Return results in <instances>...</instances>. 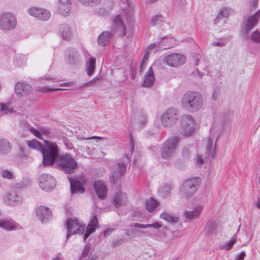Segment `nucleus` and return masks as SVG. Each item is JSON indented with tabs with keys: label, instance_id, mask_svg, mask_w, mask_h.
I'll use <instances>...</instances> for the list:
<instances>
[{
	"label": "nucleus",
	"instance_id": "18",
	"mask_svg": "<svg viewBox=\"0 0 260 260\" xmlns=\"http://www.w3.org/2000/svg\"><path fill=\"white\" fill-rule=\"evenodd\" d=\"M28 12L30 15L43 21L48 20L51 16V14L49 11L36 7L30 8Z\"/></svg>",
	"mask_w": 260,
	"mask_h": 260
},
{
	"label": "nucleus",
	"instance_id": "64",
	"mask_svg": "<svg viewBox=\"0 0 260 260\" xmlns=\"http://www.w3.org/2000/svg\"><path fill=\"white\" fill-rule=\"evenodd\" d=\"M40 132L42 134L45 136H48L50 135L49 131L46 127L41 128L40 129Z\"/></svg>",
	"mask_w": 260,
	"mask_h": 260
},
{
	"label": "nucleus",
	"instance_id": "35",
	"mask_svg": "<svg viewBox=\"0 0 260 260\" xmlns=\"http://www.w3.org/2000/svg\"><path fill=\"white\" fill-rule=\"evenodd\" d=\"M0 111L2 115L12 113L15 112L13 108H12L9 103L0 104Z\"/></svg>",
	"mask_w": 260,
	"mask_h": 260
},
{
	"label": "nucleus",
	"instance_id": "55",
	"mask_svg": "<svg viewBox=\"0 0 260 260\" xmlns=\"http://www.w3.org/2000/svg\"><path fill=\"white\" fill-rule=\"evenodd\" d=\"M124 242L125 240L123 238L114 240L112 243V246L113 247L115 248L121 245Z\"/></svg>",
	"mask_w": 260,
	"mask_h": 260
},
{
	"label": "nucleus",
	"instance_id": "60",
	"mask_svg": "<svg viewBox=\"0 0 260 260\" xmlns=\"http://www.w3.org/2000/svg\"><path fill=\"white\" fill-rule=\"evenodd\" d=\"M245 255V252L244 251H242L238 255L236 256L235 260H244Z\"/></svg>",
	"mask_w": 260,
	"mask_h": 260
},
{
	"label": "nucleus",
	"instance_id": "13",
	"mask_svg": "<svg viewBox=\"0 0 260 260\" xmlns=\"http://www.w3.org/2000/svg\"><path fill=\"white\" fill-rule=\"evenodd\" d=\"M39 184L43 190L49 191L54 188L56 182L52 176L47 174H43L39 178Z\"/></svg>",
	"mask_w": 260,
	"mask_h": 260
},
{
	"label": "nucleus",
	"instance_id": "33",
	"mask_svg": "<svg viewBox=\"0 0 260 260\" xmlns=\"http://www.w3.org/2000/svg\"><path fill=\"white\" fill-rule=\"evenodd\" d=\"M0 227L9 231L16 229L17 226L12 220H0Z\"/></svg>",
	"mask_w": 260,
	"mask_h": 260
},
{
	"label": "nucleus",
	"instance_id": "37",
	"mask_svg": "<svg viewBox=\"0 0 260 260\" xmlns=\"http://www.w3.org/2000/svg\"><path fill=\"white\" fill-rule=\"evenodd\" d=\"M158 205L157 201L150 198L149 200L146 202V208L148 212H152Z\"/></svg>",
	"mask_w": 260,
	"mask_h": 260
},
{
	"label": "nucleus",
	"instance_id": "31",
	"mask_svg": "<svg viewBox=\"0 0 260 260\" xmlns=\"http://www.w3.org/2000/svg\"><path fill=\"white\" fill-rule=\"evenodd\" d=\"M12 149V145L9 141L6 139L0 140V153L7 154Z\"/></svg>",
	"mask_w": 260,
	"mask_h": 260
},
{
	"label": "nucleus",
	"instance_id": "10",
	"mask_svg": "<svg viewBox=\"0 0 260 260\" xmlns=\"http://www.w3.org/2000/svg\"><path fill=\"white\" fill-rule=\"evenodd\" d=\"M111 29L114 32L119 33L122 36H127V37H129L131 36L130 28H127L121 15L113 18Z\"/></svg>",
	"mask_w": 260,
	"mask_h": 260
},
{
	"label": "nucleus",
	"instance_id": "44",
	"mask_svg": "<svg viewBox=\"0 0 260 260\" xmlns=\"http://www.w3.org/2000/svg\"><path fill=\"white\" fill-rule=\"evenodd\" d=\"M63 88H51L47 86L39 87L38 91L43 93H49L53 91L64 90Z\"/></svg>",
	"mask_w": 260,
	"mask_h": 260
},
{
	"label": "nucleus",
	"instance_id": "42",
	"mask_svg": "<svg viewBox=\"0 0 260 260\" xmlns=\"http://www.w3.org/2000/svg\"><path fill=\"white\" fill-rule=\"evenodd\" d=\"M216 229V224L213 222H208L206 226L205 231L208 234H213Z\"/></svg>",
	"mask_w": 260,
	"mask_h": 260
},
{
	"label": "nucleus",
	"instance_id": "3",
	"mask_svg": "<svg viewBox=\"0 0 260 260\" xmlns=\"http://www.w3.org/2000/svg\"><path fill=\"white\" fill-rule=\"evenodd\" d=\"M55 162L60 170L65 173L71 174L78 167V164L76 160L70 154H66L59 155L58 152L53 160V164Z\"/></svg>",
	"mask_w": 260,
	"mask_h": 260
},
{
	"label": "nucleus",
	"instance_id": "4",
	"mask_svg": "<svg viewBox=\"0 0 260 260\" xmlns=\"http://www.w3.org/2000/svg\"><path fill=\"white\" fill-rule=\"evenodd\" d=\"M180 139L178 136H172L168 139L161 149V157L169 159L172 157L177 150Z\"/></svg>",
	"mask_w": 260,
	"mask_h": 260
},
{
	"label": "nucleus",
	"instance_id": "23",
	"mask_svg": "<svg viewBox=\"0 0 260 260\" xmlns=\"http://www.w3.org/2000/svg\"><path fill=\"white\" fill-rule=\"evenodd\" d=\"M155 78L152 68L150 67L148 71L145 73L144 77L143 86L145 87H149L152 86L154 83Z\"/></svg>",
	"mask_w": 260,
	"mask_h": 260
},
{
	"label": "nucleus",
	"instance_id": "34",
	"mask_svg": "<svg viewBox=\"0 0 260 260\" xmlns=\"http://www.w3.org/2000/svg\"><path fill=\"white\" fill-rule=\"evenodd\" d=\"M160 217L171 223H175L178 221V218L177 216H173L167 212L162 213Z\"/></svg>",
	"mask_w": 260,
	"mask_h": 260
},
{
	"label": "nucleus",
	"instance_id": "57",
	"mask_svg": "<svg viewBox=\"0 0 260 260\" xmlns=\"http://www.w3.org/2000/svg\"><path fill=\"white\" fill-rule=\"evenodd\" d=\"M98 219L96 215H94L91 220L90 222L88 224V225H90L92 227H94L96 229V226H98Z\"/></svg>",
	"mask_w": 260,
	"mask_h": 260
},
{
	"label": "nucleus",
	"instance_id": "36",
	"mask_svg": "<svg viewBox=\"0 0 260 260\" xmlns=\"http://www.w3.org/2000/svg\"><path fill=\"white\" fill-rule=\"evenodd\" d=\"M236 241L237 237L234 236L229 242L220 245L219 248L223 250L229 251L233 248V245L236 243Z\"/></svg>",
	"mask_w": 260,
	"mask_h": 260
},
{
	"label": "nucleus",
	"instance_id": "32",
	"mask_svg": "<svg viewBox=\"0 0 260 260\" xmlns=\"http://www.w3.org/2000/svg\"><path fill=\"white\" fill-rule=\"evenodd\" d=\"M96 58L95 57H90L86 63V71L88 76L93 74L95 69Z\"/></svg>",
	"mask_w": 260,
	"mask_h": 260
},
{
	"label": "nucleus",
	"instance_id": "5",
	"mask_svg": "<svg viewBox=\"0 0 260 260\" xmlns=\"http://www.w3.org/2000/svg\"><path fill=\"white\" fill-rule=\"evenodd\" d=\"M201 183L199 177H194L187 179L180 188L181 197L187 198L193 194L197 190Z\"/></svg>",
	"mask_w": 260,
	"mask_h": 260
},
{
	"label": "nucleus",
	"instance_id": "47",
	"mask_svg": "<svg viewBox=\"0 0 260 260\" xmlns=\"http://www.w3.org/2000/svg\"><path fill=\"white\" fill-rule=\"evenodd\" d=\"M1 175L3 178L7 179H13L14 175L13 172L7 170H2L1 171Z\"/></svg>",
	"mask_w": 260,
	"mask_h": 260
},
{
	"label": "nucleus",
	"instance_id": "29",
	"mask_svg": "<svg viewBox=\"0 0 260 260\" xmlns=\"http://www.w3.org/2000/svg\"><path fill=\"white\" fill-rule=\"evenodd\" d=\"M22 201L21 196L15 192H12L7 194L5 202L9 205H14L21 203Z\"/></svg>",
	"mask_w": 260,
	"mask_h": 260
},
{
	"label": "nucleus",
	"instance_id": "12",
	"mask_svg": "<svg viewBox=\"0 0 260 260\" xmlns=\"http://www.w3.org/2000/svg\"><path fill=\"white\" fill-rule=\"evenodd\" d=\"M186 61L185 56L180 53H172L165 57L163 59L164 63L168 66L177 68L183 64Z\"/></svg>",
	"mask_w": 260,
	"mask_h": 260
},
{
	"label": "nucleus",
	"instance_id": "52",
	"mask_svg": "<svg viewBox=\"0 0 260 260\" xmlns=\"http://www.w3.org/2000/svg\"><path fill=\"white\" fill-rule=\"evenodd\" d=\"M166 38L165 37L163 38L161 42H160L159 43H152L151 44H150L148 48H147V50H151V49L154 48H156L157 47V48L158 49H159V45H161V44H164L165 43V41L166 40Z\"/></svg>",
	"mask_w": 260,
	"mask_h": 260
},
{
	"label": "nucleus",
	"instance_id": "19",
	"mask_svg": "<svg viewBox=\"0 0 260 260\" xmlns=\"http://www.w3.org/2000/svg\"><path fill=\"white\" fill-rule=\"evenodd\" d=\"M114 7L113 0H106L104 2V6L100 8H95L94 12L95 14L106 16L110 14L111 10Z\"/></svg>",
	"mask_w": 260,
	"mask_h": 260
},
{
	"label": "nucleus",
	"instance_id": "41",
	"mask_svg": "<svg viewBox=\"0 0 260 260\" xmlns=\"http://www.w3.org/2000/svg\"><path fill=\"white\" fill-rule=\"evenodd\" d=\"M231 116L230 114L224 115L222 119L221 122L223 129L230 126L231 122Z\"/></svg>",
	"mask_w": 260,
	"mask_h": 260
},
{
	"label": "nucleus",
	"instance_id": "2",
	"mask_svg": "<svg viewBox=\"0 0 260 260\" xmlns=\"http://www.w3.org/2000/svg\"><path fill=\"white\" fill-rule=\"evenodd\" d=\"M203 98L197 91H187L182 95L181 106L186 111L193 113L199 111L203 105Z\"/></svg>",
	"mask_w": 260,
	"mask_h": 260
},
{
	"label": "nucleus",
	"instance_id": "1",
	"mask_svg": "<svg viewBox=\"0 0 260 260\" xmlns=\"http://www.w3.org/2000/svg\"><path fill=\"white\" fill-rule=\"evenodd\" d=\"M45 147L36 139L27 141L28 146L32 149L40 151L43 154V164L44 166H52L53 160L58 153V148L55 143L45 140Z\"/></svg>",
	"mask_w": 260,
	"mask_h": 260
},
{
	"label": "nucleus",
	"instance_id": "53",
	"mask_svg": "<svg viewBox=\"0 0 260 260\" xmlns=\"http://www.w3.org/2000/svg\"><path fill=\"white\" fill-rule=\"evenodd\" d=\"M29 131L32 134H33L35 137L38 138V139H39L40 140L42 139V135L40 134V133L39 131H38L36 129H35L33 127H29Z\"/></svg>",
	"mask_w": 260,
	"mask_h": 260
},
{
	"label": "nucleus",
	"instance_id": "20",
	"mask_svg": "<svg viewBox=\"0 0 260 260\" xmlns=\"http://www.w3.org/2000/svg\"><path fill=\"white\" fill-rule=\"evenodd\" d=\"M93 187L100 199L103 200L106 198L108 190L107 186L103 182L101 181H96L93 183Z\"/></svg>",
	"mask_w": 260,
	"mask_h": 260
},
{
	"label": "nucleus",
	"instance_id": "11",
	"mask_svg": "<svg viewBox=\"0 0 260 260\" xmlns=\"http://www.w3.org/2000/svg\"><path fill=\"white\" fill-rule=\"evenodd\" d=\"M68 233L67 240L72 234H83L84 233L85 226L82 225L76 219L69 218L66 222Z\"/></svg>",
	"mask_w": 260,
	"mask_h": 260
},
{
	"label": "nucleus",
	"instance_id": "6",
	"mask_svg": "<svg viewBox=\"0 0 260 260\" xmlns=\"http://www.w3.org/2000/svg\"><path fill=\"white\" fill-rule=\"evenodd\" d=\"M17 20L15 15L11 12L0 14V28L3 31H10L15 28Z\"/></svg>",
	"mask_w": 260,
	"mask_h": 260
},
{
	"label": "nucleus",
	"instance_id": "58",
	"mask_svg": "<svg viewBox=\"0 0 260 260\" xmlns=\"http://www.w3.org/2000/svg\"><path fill=\"white\" fill-rule=\"evenodd\" d=\"M258 0H248V5L250 9H254L257 7Z\"/></svg>",
	"mask_w": 260,
	"mask_h": 260
},
{
	"label": "nucleus",
	"instance_id": "61",
	"mask_svg": "<svg viewBox=\"0 0 260 260\" xmlns=\"http://www.w3.org/2000/svg\"><path fill=\"white\" fill-rule=\"evenodd\" d=\"M131 232L133 234V237H135L136 236H140L141 234H144V231H139L137 230H131Z\"/></svg>",
	"mask_w": 260,
	"mask_h": 260
},
{
	"label": "nucleus",
	"instance_id": "43",
	"mask_svg": "<svg viewBox=\"0 0 260 260\" xmlns=\"http://www.w3.org/2000/svg\"><path fill=\"white\" fill-rule=\"evenodd\" d=\"M81 3L86 6H94L99 5L101 2V0H78Z\"/></svg>",
	"mask_w": 260,
	"mask_h": 260
},
{
	"label": "nucleus",
	"instance_id": "50",
	"mask_svg": "<svg viewBox=\"0 0 260 260\" xmlns=\"http://www.w3.org/2000/svg\"><path fill=\"white\" fill-rule=\"evenodd\" d=\"M39 80L41 82L43 80L49 81L51 82H58L60 80L57 79L54 77L50 76L49 75H45L39 78Z\"/></svg>",
	"mask_w": 260,
	"mask_h": 260
},
{
	"label": "nucleus",
	"instance_id": "54",
	"mask_svg": "<svg viewBox=\"0 0 260 260\" xmlns=\"http://www.w3.org/2000/svg\"><path fill=\"white\" fill-rule=\"evenodd\" d=\"M134 10H129L124 12L123 17L126 18L128 21H132L133 19Z\"/></svg>",
	"mask_w": 260,
	"mask_h": 260
},
{
	"label": "nucleus",
	"instance_id": "48",
	"mask_svg": "<svg viewBox=\"0 0 260 260\" xmlns=\"http://www.w3.org/2000/svg\"><path fill=\"white\" fill-rule=\"evenodd\" d=\"M162 20V16L161 15H156L152 18L150 22V24L152 26H154L158 24Z\"/></svg>",
	"mask_w": 260,
	"mask_h": 260
},
{
	"label": "nucleus",
	"instance_id": "39",
	"mask_svg": "<svg viewBox=\"0 0 260 260\" xmlns=\"http://www.w3.org/2000/svg\"><path fill=\"white\" fill-rule=\"evenodd\" d=\"M173 188V186L171 184H167L164 186L159 191L160 194L163 197H167L169 194L171 190Z\"/></svg>",
	"mask_w": 260,
	"mask_h": 260
},
{
	"label": "nucleus",
	"instance_id": "25",
	"mask_svg": "<svg viewBox=\"0 0 260 260\" xmlns=\"http://www.w3.org/2000/svg\"><path fill=\"white\" fill-rule=\"evenodd\" d=\"M127 202L126 195L122 192H117L113 199L114 204L117 208L125 206Z\"/></svg>",
	"mask_w": 260,
	"mask_h": 260
},
{
	"label": "nucleus",
	"instance_id": "46",
	"mask_svg": "<svg viewBox=\"0 0 260 260\" xmlns=\"http://www.w3.org/2000/svg\"><path fill=\"white\" fill-rule=\"evenodd\" d=\"M137 122L139 125L137 128H140L143 127L146 123V115L141 114L139 117Z\"/></svg>",
	"mask_w": 260,
	"mask_h": 260
},
{
	"label": "nucleus",
	"instance_id": "27",
	"mask_svg": "<svg viewBox=\"0 0 260 260\" xmlns=\"http://www.w3.org/2000/svg\"><path fill=\"white\" fill-rule=\"evenodd\" d=\"M69 181L72 194L83 193L85 191V189L80 181L76 179H72L71 178H69Z\"/></svg>",
	"mask_w": 260,
	"mask_h": 260
},
{
	"label": "nucleus",
	"instance_id": "51",
	"mask_svg": "<svg viewBox=\"0 0 260 260\" xmlns=\"http://www.w3.org/2000/svg\"><path fill=\"white\" fill-rule=\"evenodd\" d=\"M250 39L252 41L260 43V33L258 31L253 32L251 35Z\"/></svg>",
	"mask_w": 260,
	"mask_h": 260
},
{
	"label": "nucleus",
	"instance_id": "30",
	"mask_svg": "<svg viewBox=\"0 0 260 260\" xmlns=\"http://www.w3.org/2000/svg\"><path fill=\"white\" fill-rule=\"evenodd\" d=\"M234 13V10L229 7H223L220 10L217 16L215 21L217 23L220 19L223 18H226L229 16L232 15Z\"/></svg>",
	"mask_w": 260,
	"mask_h": 260
},
{
	"label": "nucleus",
	"instance_id": "59",
	"mask_svg": "<svg viewBox=\"0 0 260 260\" xmlns=\"http://www.w3.org/2000/svg\"><path fill=\"white\" fill-rule=\"evenodd\" d=\"M134 226L135 228H137L146 229V228H149L150 226H149V224H141V223H135L134 224Z\"/></svg>",
	"mask_w": 260,
	"mask_h": 260
},
{
	"label": "nucleus",
	"instance_id": "21",
	"mask_svg": "<svg viewBox=\"0 0 260 260\" xmlns=\"http://www.w3.org/2000/svg\"><path fill=\"white\" fill-rule=\"evenodd\" d=\"M32 90L31 86L28 84H25L22 83H17L15 84V93L20 97L30 94Z\"/></svg>",
	"mask_w": 260,
	"mask_h": 260
},
{
	"label": "nucleus",
	"instance_id": "22",
	"mask_svg": "<svg viewBox=\"0 0 260 260\" xmlns=\"http://www.w3.org/2000/svg\"><path fill=\"white\" fill-rule=\"evenodd\" d=\"M203 208V206L198 205L192 211H186L184 214L186 221H190L192 219L198 218L202 212Z\"/></svg>",
	"mask_w": 260,
	"mask_h": 260
},
{
	"label": "nucleus",
	"instance_id": "28",
	"mask_svg": "<svg viewBox=\"0 0 260 260\" xmlns=\"http://www.w3.org/2000/svg\"><path fill=\"white\" fill-rule=\"evenodd\" d=\"M71 2L70 0H59V11L63 16L69 14Z\"/></svg>",
	"mask_w": 260,
	"mask_h": 260
},
{
	"label": "nucleus",
	"instance_id": "62",
	"mask_svg": "<svg viewBox=\"0 0 260 260\" xmlns=\"http://www.w3.org/2000/svg\"><path fill=\"white\" fill-rule=\"evenodd\" d=\"M149 228H152L154 229H159L161 227V224H160L158 222H154L152 224H149Z\"/></svg>",
	"mask_w": 260,
	"mask_h": 260
},
{
	"label": "nucleus",
	"instance_id": "9",
	"mask_svg": "<svg viewBox=\"0 0 260 260\" xmlns=\"http://www.w3.org/2000/svg\"><path fill=\"white\" fill-rule=\"evenodd\" d=\"M181 129L180 132L185 136H189L193 134L196 124L193 117L189 114H186L181 117Z\"/></svg>",
	"mask_w": 260,
	"mask_h": 260
},
{
	"label": "nucleus",
	"instance_id": "16",
	"mask_svg": "<svg viewBox=\"0 0 260 260\" xmlns=\"http://www.w3.org/2000/svg\"><path fill=\"white\" fill-rule=\"evenodd\" d=\"M126 164L123 162H119L114 165L113 168L112 181L114 184H117L120 179L122 175L126 171Z\"/></svg>",
	"mask_w": 260,
	"mask_h": 260
},
{
	"label": "nucleus",
	"instance_id": "63",
	"mask_svg": "<svg viewBox=\"0 0 260 260\" xmlns=\"http://www.w3.org/2000/svg\"><path fill=\"white\" fill-rule=\"evenodd\" d=\"M113 231H114V229H106V230H105L104 231V233H103L104 236L105 237L109 236V235H110L112 233V232Z\"/></svg>",
	"mask_w": 260,
	"mask_h": 260
},
{
	"label": "nucleus",
	"instance_id": "45",
	"mask_svg": "<svg viewBox=\"0 0 260 260\" xmlns=\"http://www.w3.org/2000/svg\"><path fill=\"white\" fill-rule=\"evenodd\" d=\"M95 230V228L94 227H92L90 225H87L86 228V230L85 231V233L83 236V240L84 242L86 241V239L89 237L90 235L93 233Z\"/></svg>",
	"mask_w": 260,
	"mask_h": 260
},
{
	"label": "nucleus",
	"instance_id": "8",
	"mask_svg": "<svg viewBox=\"0 0 260 260\" xmlns=\"http://www.w3.org/2000/svg\"><path fill=\"white\" fill-rule=\"evenodd\" d=\"M179 118V114L177 109L168 108L161 116V123L165 127H169L176 123Z\"/></svg>",
	"mask_w": 260,
	"mask_h": 260
},
{
	"label": "nucleus",
	"instance_id": "14",
	"mask_svg": "<svg viewBox=\"0 0 260 260\" xmlns=\"http://www.w3.org/2000/svg\"><path fill=\"white\" fill-rule=\"evenodd\" d=\"M259 18L260 10H258L252 15L245 19L242 29L243 33L247 35L249 30L257 24Z\"/></svg>",
	"mask_w": 260,
	"mask_h": 260
},
{
	"label": "nucleus",
	"instance_id": "7",
	"mask_svg": "<svg viewBox=\"0 0 260 260\" xmlns=\"http://www.w3.org/2000/svg\"><path fill=\"white\" fill-rule=\"evenodd\" d=\"M214 128L213 127L211 129V133L213 132ZM219 137L217 136L216 138L215 144L214 145V148L213 149H212V143L214 140V137L211 136V133L210 134V136L209 137L208 141V143L206 146V152L205 154H198L196 162L198 165L201 166L202 165L205 160L209 156H211V157L214 159L216 157V143Z\"/></svg>",
	"mask_w": 260,
	"mask_h": 260
},
{
	"label": "nucleus",
	"instance_id": "26",
	"mask_svg": "<svg viewBox=\"0 0 260 260\" xmlns=\"http://www.w3.org/2000/svg\"><path fill=\"white\" fill-rule=\"evenodd\" d=\"M59 32L62 39L70 40L72 36V32L70 26L67 24H62L59 27Z\"/></svg>",
	"mask_w": 260,
	"mask_h": 260
},
{
	"label": "nucleus",
	"instance_id": "38",
	"mask_svg": "<svg viewBox=\"0 0 260 260\" xmlns=\"http://www.w3.org/2000/svg\"><path fill=\"white\" fill-rule=\"evenodd\" d=\"M192 149H193V146L190 145L184 147L182 150V156L185 158H189L191 155Z\"/></svg>",
	"mask_w": 260,
	"mask_h": 260
},
{
	"label": "nucleus",
	"instance_id": "15",
	"mask_svg": "<svg viewBox=\"0 0 260 260\" xmlns=\"http://www.w3.org/2000/svg\"><path fill=\"white\" fill-rule=\"evenodd\" d=\"M64 58L70 64L76 65L80 63V55L77 50L73 48H69L66 50Z\"/></svg>",
	"mask_w": 260,
	"mask_h": 260
},
{
	"label": "nucleus",
	"instance_id": "56",
	"mask_svg": "<svg viewBox=\"0 0 260 260\" xmlns=\"http://www.w3.org/2000/svg\"><path fill=\"white\" fill-rule=\"evenodd\" d=\"M220 94V89L219 88H216L214 89L212 94V99L214 101L218 100L219 95Z\"/></svg>",
	"mask_w": 260,
	"mask_h": 260
},
{
	"label": "nucleus",
	"instance_id": "49",
	"mask_svg": "<svg viewBox=\"0 0 260 260\" xmlns=\"http://www.w3.org/2000/svg\"><path fill=\"white\" fill-rule=\"evenodd\" d=\"M91 248V245L90 243L86 244L83 249V251L81 255V257L84 258L86 257L89 253Z\"/></svg>",
	"mask_w": 260,
	"mask_h": 260
},
{
	"label": "nucleus",
	"instance_id": "40",
	"mask_svg": "<svg viewBox=\"0 0 260 260\" xmlns=\"http://www.w3.org/2000/svg\"><path fill=\"white\" fill-rule=\"evenodd\" d=\"M102 81V78L101 77H98L96 78H94L91 80L86 82L84 84L85 86H99L101 84V82Z\"/></svg>",
	"mask_w": 260,
	"mask_h": 260
},
{
	"label": "nucleus",
	"instance_id": "17",
	"mask_svg": "<svg viewBox=\"0 0 260 260\" xmlns=\"http://www.w3.org/2000/svg\"><path fill=\"white\" fill-rule=\"evenodd\" d=\"M36 215L42 222H46L52 217V212L50 209L44 206H40L37 209Z\"/></svg>",
	"mask_w": 260,
	"mask_h": 260
},
{
	"label": "nucleus",
	"instance_id": "24",
	"mask_svg": "<svg viewBox=\"0 0 260 260\" xmlns=\"http://www.w3.org/2000/svg\"><path fill=\"white\" fill-rule=\"evenodd\" d=\"M113 34L110 31L103 32L98 38V43L101 46H105L108 45L111 41Z\"/></svg>",
	"mask_w": 260,
	"mask_h": 260
}]
</instances>
